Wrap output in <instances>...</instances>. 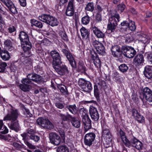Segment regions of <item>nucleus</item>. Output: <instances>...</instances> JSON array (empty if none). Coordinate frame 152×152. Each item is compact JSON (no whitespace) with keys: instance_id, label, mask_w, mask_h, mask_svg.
<instances>
[{"instance_id":"nucleus-32","label":"nucleus","mask_w":152,"mask_h":152,"mask_svg":"<svg viewBox=\"0 0 152 152\" xmlns=\"http://www.w3.org/2000/svg\"><path fill=\"white\" fill-rule=\"evenodd\" d=\"M50 16L49 14L42 13L41 15L39 16L38 18L40 21L47 24Z\"/></svg>"},{"instance_id":"nucleus-27","label":"nucleus","mask_w":152,"mask_h":152,"mask_svg":"<svg viewBox=\"0 0 152 152\" xmlns=\"http://www.w3.org/2000/svg\"><path fill=\"white\" fill-rule=\"evenodd\" d=\"M55 70L60 75H63L67 74L70 72L72 73L70 70H68L67 67H53Z\"/></svg>"},{"instance_id":"nucleus-58","label":"nucleus","mask_w":152,"mask_h":152,"mask_svg":"<svg viewBox=\"0 0 152 152\" xmlns=\"http://www.w3.org/2000/svg\"><path fill=\"white\" fill-rule=\"evenodd\" d=\"M140 40L142 43L145 45H147L150 42L149 39L148 38L143 36L141 37Z\"/></svg>"},{"instance_id":"nucleus-41","label":"nucleus","mask_w":152,"mask_h":152,"mask_svg":"<svg viewBox=\"0 0 152 152\" xmlns=\"http://www.w3.org/2000/svg\"><path fill=\"white\" fill-rule=\"evenodd\" d=\"M106 126L104 125L102 126V136L103 137H105V136H107L108 134H111L110 132L108 129V127L107 126V128Z\"/></svg>"},{"instance_id":"nucleus-6","label":"nucleus","mask_w":152,"mask_h":152,"mask_svg":"<svg viewBox=\"0 0 152 152\" xmlns=\"http://www.w3.org/2000/svg\"><path fill=\"white\" fill-rule=\"evenodd\" d=\"M66 115L60 113V116L62 121L71 122L74 127L76 128H79L80 126V121L77 118L69 114L68 112L66 113Z\"/></svg>"},{"instance_id":"nucleus-1","label":"nucleus","mask_w":152,"mask_h":152,"mask_svg":"<svg viewBox=\"0 0 152 152\" xmlns=\"http://www.w3.org/2000/svg\"><path fill=\"white\" fill-rule=\"evenodd\" d=\"M92 45L96 51L93 48L90 50L91 58L95 66H101V61L98 54L104 55L106 53L105 47L102 43L96 40L93 42Z\"/></svg>"},{"instance_id":"nucleus-50","label":"nucleus","mask_w":152,"mask_h":152,"mask_svg":"<svg viewBox=\"0 0 152 152\" xmlns=\"http://www.w3.org/2000/svg\"><path fill=\"white\" fill-rule=\"evenodd\" d=\"M23 108L24 109L23 110L24 115L26 117L30 118L32 117V115L30 113L28 109L26 108L25 107H24Z\"/></svg>"},{"instance_id":"nucleus-31","label":"nucleus","mask_w":152,"mask_h":152,"mask_svg":"<svg viewBox=\"0 0 152 152\" xmlns=\"http://www.w3.org/2000/svg\"><path fill=\"white\" fill-rule=\"evenodd\" d=\"M65 108L68 110L70 113L74 115H75L78 112L77 109L75 104L73 105H67Z\"/></svg>"},{"instance_id":"nucleus-26","label":"nucleus","mask_w":152,"mask_h":152,"mask_svg":"<svg viewBox=\"0 0 152 152\" xmlns=\"http://www.w3.org/2000/svg\"><path fill=\"white\" fill-rule=\"evenodd\" d=\"M2 130V131L0 132L2 134H5L8 133V129L3 124V121L0 120V130ZM0 139L5 140L6 138L5 136L0 134Z\"/></svg>"},{"instance_id":"nucleus-62","label":"nucleus","mask_w":152,"mask_h":152,"mask_svg":"<svg viewBox=\"0 0 152 152\" xmlns=\"http://www.w3.org/2000/svg\"><path fill=\"white\" fill-rule=\"evenodd\" d=\"M20 62L18 61H12L11 63L10 66H20Z\"/></svg>"},{"instance_id":"nucleus-24","label":"nucleus","mask_w":152,"mask_h":152,"mask_svg":"<svg viewBox=\"0 0 152 152\" xmlns=\"http://www.w3.org/2000/svg\"><path fill=\"white\" fill-rule=\"evenodd\" d=\"M8 8L11 14H16L18 13L17 8L15 6L12 2L10 0L7 4L5 5Z\"/></svg>"},{"instance_id":"nucleus-51","label":"nucleus","mask_w":152,"mask_h":152,"mask_svg":"<svg viewBox=\"0 0 152 152\" xmlns=\"http://www.w3.org/2000/svg\"><path fill=\"white\" fill-rule=\"evenodd\" d=\"M86 67H72V70L73 72H75V70H76L77 72H85L86 70Z\"/></svg>"},{"instance_id":"nucleus-15","label":"nucleus","mask_w":152,"mask_h":152,"mask_svg":"<svg viewBox=\"0 0 152 152\" xmlns=\"http://www.w3.org/2000/svg\"><path fill=\"white\" fill-rule=\"evenodd\" d=\"M22 84L19 86L20 88L24 92L28 91L30 89V85L29 84L31 83V81L28 78L23 79L21 80Z\"/></svg>"},{"instance_id":"nucleus-59","label":"nucleus","mask_w":152,"mask_h":152,"mask_svg":"<svg viewBox=\"0 0 152 152\" xmlns=\"http://www.w3.org/2000/svg\"><path fill=\"white\" fill-rule=\"evenodd\" d=\"M55 105L57 108L62 109L64 107V106L63 104L60 103L58 101L55 103Z\"/></svg>"},{"instance_id":"nucleus-37","label":"nucleus","mask_w":152,"mask_h":152,"mask_svg":"<svg viewBox=\"0 0 152 152\" xmlns=\"http://www.w3.org/2000/svg\"><path fill=\"white\" fill-rule=\"evenodd\" d=\"M128 27L127 32H129V31H131V32L134 31L136 28L135 22L132 20H129Z\"/></svg>"},{"instance_id":"nucleus-13","label":"nucleus","mask_w":152,"mask_h":152,"mask_svg":"<svg viewBox=\"0 0 152 152\" xmlns=\"http://www.w3.org/2000/svg\"><path fill=\"white\" fill-rule=\"evenodd\" d=\"M49 138L51 143L56 145L61 143V140L60 136L55 133H51L49 134Z\"/></svg>"},{"instance_id":"nucleus-19","label":"nucleus","mask_w":152,"mask_h":152,"mask_svg":"<svg viewBox=\"0 0 152 152\" xmlns=\"http://www.w3.org/2000/svg\"><path fill=\"white\" fill-rule=\"evenodd\" d=\"M131 143L132 146L137 149L139 150L142 149V143L133 135L132 138Z\"/></svg>"},{"instance_id":"nucleus-49","label":"nucleus","mask_w":152,"mask_h":152,"mask_svg":"<svg viewBox=\"0 0 152 152\" xmlns=\"http://www.w3.org/2000/svg\"><path fill=\"white\" fill-rule=\"evenodd\" d=\"M12 145L16 149L18 150H20L22 148H24L26 147L23 144H20L17 142H13Z\"/></svg>"},{"instance_id":"nucleus-23","label":"nucleus","mask_w":152,"mask_h":152,"mask_svg":"<svg viewBox=\"0 0 152 152\" xmlns=\"http://www.w3.org/2000/svg\"><path fill=\"white\" fill-rule=\"evenodd\" d=\"M112 55L115 57H118L121 54L122 47L121 48L118 45L113 46L111 49Z\"/></svg>"},{"instance_id":"nucleus-4","label":"nucleus","mask_w":152,"mask_h":152,"mask_svg":"<svg viewBox=\"0 0 152 152\" xmlns=\"http://www.w3.org/2000/svg\"><path fill=\"white\" fill-rule=\"evenodd\" d=\"M80 115H82V124L85 132L91 128V121L84 108H80L79 110Z\"/></svg>"},{"instance_id":"nucleus-17","label":"nucleus","mask_w":152,"mask_h":152,"mask_svg":"<svg viewBox=\"0 0 152 152\" xmlns=\"http://www.w3.org/2000/svg\"><path fill=\"white\" fill-rule=\"evenodd\" d=\"M91 26L93 33L97 38H103L104 37V33L97 27L94 25L93 22H91Z\"/></svg>"},{"instance_id":"nucleus-39","label":"nucleus","mask_w":152,"mask_h":152,"mask_svg":"<svg viewBox=\"0 0 152 152\" xmlns=\"http://www.w3.org/2000/svg\"><path fill=\"white\" fill-rule=\"evenodd\" d=\"M144 74L146 77L151 79L152 77V70L149 67H145Z\"/></svg>"},{"instance_id":"nucleus-52","label":"nucleus","mask_w":152,"mask_h":152,"mask_svg":"<svg viewBox=\"0 0 152 152\" xmlns=\"http://www.w3.org/2000/svg\"><path fill=\"white\" fill-rule=\"evenodd\" d=\"M112 136L111 134H108V135L105 136L104 137V140L107 142V144H110V143L112 142Z\"/></svg>"},{"instance_id":"nucleus-44","label":"nucleus","mask_w":152,"mask_h":152,"mask_svg":"<svg viewBox=\"0 0 152 152\" xmlns=\"http://www.w3.org/2000/svg\"><path fill=\"white\" fill-rule=\"evenodd\" d=\"M125 42L126 44L132 42L134 40L133 37L130 34H127L125 36Z\"/></svg>"},{"instance_id":"nucleus-20","label":"nucleus","mask_w":152,"mask_h":152,"mask_svg":"<svg viewBox=\"0 0 152 152\" xmlns=\"http://www.w3.org/2000/svg\"><path fill=\"white\" fill-rule=\"evenodd\" d=\"M81 36L83 40H86L87 42L90 41V30L82 27L80 29Z\"/></svg>"},{"instance_id":"nucleus-57","label":"nucleus","mask_w":152,"mask_h":152,"mask_svg":"<svg viewBox=\"0 0 152 152\" xmlns=\"http://www.w3.org/2000/svg\"><path fill=\"white\" fill-rule=\"evenodd\" d=\"M23 141L25 144L29 148L32 149L34 148L35 146L32 145L31 143L29 142L28 141V140L27 139L23 140Z\"/></svg>"},{"instance_id":"nucleus-3","label":"nucleus","mask_w":152,"mask_h":152,"mask_svg":"<svg viewBox=\"0 0 152 152\" xmlns=\"http://www.w3.org/2000/svg\"><path fill=\"white\" fill-rule=\"evenodd\" d=\"M19 38L23 51L22 54V56L25 58L30 57L31 55V49L32 44L29 41L28 34L24 31H21L19 33Z\"/></svg>"},{"instance_id":"nucleus-9","label":"nucleus","mask_w":152,"mask_h":152,"mask_svg":"<svg viewBox=\"0 0 152 152\" xmlns=\"http://www.w3.org/2000/svg\"><path fill=\"white\" fill-rule=\"evenodd\" d=\"M131 112L132 116L134 119L138 123L143 124L145 122V118L144 116L141 115L134 107L132 108Z\"/></svg>"},{"instance_id":"nucleus-54","label":"nucleus","mask_w":152,"mask_h":152,"mask_svg":"<svg viewBox=\"0 0 152 152\" xmlns=\"http://www.w3.org/2000/svg\"><path fill=\"white\" fill-rule=\"evenodd\" d=\"M81 103L82 104H86L89 103H93L94 106H99L97 102L96 101H94V100H92L89 101L83 100L81 101Z\"/></svg>"},{"instance_id":"nucleus-21","label":"nucleus","mask_w":152,"mask_h":152,"mask_svg":"<svg viewBox=\"0 0 152 152\" xmlns=\"http://www.w3.org/2000/svg\"><path fill=\"white\" fill-rule=\"evenodd\" d=\"M27 77L30 80H32L38 83L42 82L43 81L42 77L36 74H29Z\"/></svg>"},{"instance_id":"nucleus-35","label":"nucleus","mask_w":152,"mask_h":152,"mask_svg":"<svg viewBox=\"0 0 152 152\" xmlns=\"http://www.w3.org/2000/svg\"><path fill=\"white\" fill-rule=\"evenodd\" d=\"M128 23V22L127 21L124 20L118 25V28L122 31L127 32Z\"/></svg>"},{"instance_id":"nucleus-40","label":"nucleus","mask_w":152,"mask_h":152,"mask_svg":"<svg viewBox=\"0 0 152 152\" xmlns=\"http://www.w3.org/2000/svg\"><path fill=\"white\" fill-rule=\"evenodd\" d=\"M113 80L118 83H120L121 81L119 73L116 72L113 74Z\"/></svg>"},{"instance_id":"nucleus-30","label":"nucleus","mask_w":152,"mask_h":152,"mask_svg":"<svg viewBox=\"0 0 152 152\" xmlns=\"http://www.w3.org/2000/svg\"><path fill=\"white\" fill-rule=\"evenodd\" d=\"M57 87L60 90L62 95H64L66 96L69 95V93L67 88L64 85L61 84H58L57 85Z\"/></svg>"},{"instance_id":"nucleus-56","label":"nucleus","mask_w":152,"mask_h":152,"mask_svg":"<svg viewBox=\"0 0 152 152\" xmlns=\"http://www.w3.org/2000/svg\"><path fill=\"white\" fill-rule=\"evenodd\" d=\"M75 11V10L66 8L65 14L68 16H72L74 15Z\"/></svg>"},{"instance_id":"nucleus-61","label":"nucleus","mask_w":152,"mask_h":152,"mask_svg":"<svg viewBox=\"0 0 152 152\" xmlns=\"http://www.w3.org/2000/svg\"><path fill=\"white\" fill-rule=\"evenodd\" d=\"M95 19L97 22L101 21L102 20L101 14L99 13H96L95 16Z\"/></svg>"},{"instance_id":"nucleus-45","label":"nucleus","mask_w":152,"mask_h":152,"mask_svg":"<svg viewBox=\"0 0 152 152\" xmlns=\"http://www.w3.org/2000/svg\"><path fill=\"white\" fill-rule=\"evenodd\" d=\"M126 8V6L124 4L121 3L118 5L117 7V11L120 13L123 12Z\"/></svg>"},{"instance_id":"nucleus-7","label":"nucleus","mask_w":152,"mask_h":152,"mask_svg":"<svg viewBox=\"0 0 152 152\" xmlns=\"http://www.w3.org/2000/svg\"><path fill=\"white\" fill-rule=\"evenodd\" d=\"M78 83L81 90L84 92L89 93L92 90L93 88L90 82L83 78H80Z\"/></svg>"},{"instance_id":"nucleus-22","label":"nucleus","mask_w":152,"mask_h":152,"mask_svg":"<svg viewBox=\"0 0 152 152\" xmlns=\"http://www.w3.org/2000/svg\"><path fill=\"white\" fill-rule=\"evenodd\" d=\"M109 20L118 22L120 21V17L117 11L114 10L110 12Z\"/></svg>"},{"instance_id":"nucleus-29","label":"nucleus","mask_w":152,"mask_h":152,"mask_svg":"<svg viewBox=\"0 0 152 152\" xmlns=\"http://www.w3.org/2000/svg\"><path fill=\"white\" fill-rule=\"evenodd\" d=\"M118 23L108 20V23L107 25V28L108 30L110 31L111 32L114 31L118 25Z\"/></svg>"},{"instance_id":"nucleus-63","label":"nucleus","mask_w":152,"mask_h":152,"mask_svg":"<svg viewBox=\"0 0 152 152\" xmlns=\"http://www.w3.org/2000/svg\"><path fill=\"white\" fill-rule=\"evenodd\" d=\"M144 99L149 102H152V93L149 95L147 96Z\"/></svg>"},{"instance_id":"nucleus-36","label":"nucleus","mask_w":152,"mask_h":152,"mask_svg":"<svg viewBox=\"0 0 152 152\" xmlns=\"http://www.w3.org/2000/svg\"><path fill=\"white\" fill-rule=\"evenodd\" d=\"M0 54L1 58L4 61L7 60L10 58L9 53L6 50H2Z\"/></svg>"},{"instance_id":"nucleus-47","label":"nucleus","mask_w":152,"mask_h":152,"mask_svg":"<svg viewBox=\"0 0 152 152\" xmlns=\"http://www.w3.org/2000/svg\"><path fill=\"white\" fill-rule=\"evenodd\" d=\"M74 0H69L66 8L75 10V6L74 4Z\"/></svg>"},{"instance_id":"nucleus-64","label":"nucleus","mask_w":152,"mask_h":152,"mask_svg":"<svg viewBox=\"0 0 152 152\" xmlns=\"http://www.w3.org/2000/svg\"><path fill=\"white\" fill-rule=\"evenodd\" d=\"M18 1L21 6L24 7L26 6L27 5L26 0H18Z\"/></svg>"},{"instance_id":"nucleus-55","label":"nucleus","mask_w":152,"mask_h":152,"mask_svg":"<svg viewBox=\"0 0 152 152\" xmlns=\"http://www.w3.org/2000/svg\"><path fill=\"white\" fill-rule=\"evenodd\" d=\"M4 45L5 46L8 47H12V42L10 39H7L4 42Z\"/></svg>"},{"instance_id":"nucleus-42","label":"nucleus","mask_w":152,"mask_h":152,"mask_svg":"<svg viewBox=\"0 0 152 152\" xmlns=\"http://www.w3.org/2000/svg\"><path fill=\"white\" fill-rule=\"evenodd\" d=\"M57 152H69L68 148L65 145H61L57 147Z\"/></svg>"},{"instance_id":"nucleus-33","label":"nucleus","mask_w":152,"mask_h":152,"mask_svg":"<svg viewBox=\"0 0 152 152\" xmlns=\"http://www.w3.org/2000/svg\"><path fill=\"white\" fill-rule=\"evenodd\" d=\"M59 22L57 18L52 16H51L48 24L50 25L51 26H57Z\"/></svg>"},{"instance_id":"nucleus-60","label":"nucleus","mask_w":152,"mask_h":152,"mask_svg":"<svg viewBox=\"0 0 152 152\" xmlns=\"http://www.w3.org/2000/svg\"><path fill=\"white\" fill-rule=\"evenodd\" d=\"M131 52L130 58H133L136 54L137 52L134 48L131 46Z\"/></svg>"},{"instance_id":"nucleus-43","label":"nucleus","mask_w":152,"mask_h":152,"mask_svg":"<svg viewBox=\"0 0 152 152\" xmlns=\"http://www.w3.org/2000/svg\"><path fill=\"white\" fill-rule=\"evenodd\" d=\"M94 3L93 2H89L86 5L85 10L92 12L94 10Z\"/></svg>"},{"instance_id":"nucleus-46","label":"nucleus","mask_w":152,"mask_h":152,"mask_svg":"<svg viewBox=\"0 0 152 152\" xmlns=\"http://www.w3.org/2000/svg\"><path fill=\"white\" fill-rule=\"evenodd\" d=\"M90 17L87 14L86 15L83 17L81 19L82 23L84 25H87L89 22Z\"/></svg>"},{"instance_id":"nucleus-11","label":"nucleus","mask_w":152,"mask_h":152,"mask_svg":"<svg viewBox=\"0 0 152 152\" xmlns=\"http://www.w3.org/2000/svg\"><path fill=\"white\" fill-rule=\"evenodd\" d=\"M61 52L69 61L71 66H77V62L69 49H62Z\"/></svg>"},{"instance_id":"nucleus-14","label":"nucleus","mask_w":152,"mask_h":152,"mask_svg":"<svg viewBox=\"0 0 152 152\" xmlns=\"http://www.w3.org/2000/svg\"><path fill=\"white\" fill-rule=\"evenodd\" d=\"M143 53L141 52H140L135 57L133 60V64L136 66L143 65V64L144 59Z\"/></svg>"},{"instance_id":"nucleus-5","label":"nucleus","mask_w":152,"mask_h":152,"mask_svg":"<svg viewBox=\"0 0 152 152\" xmlns=\"http://www.w3.org/2000/svg\"><path fill=\"white\" fill-rule=\"evenodd\" d=\"M107 88V86L104 81H102L99 83H94V94L97 102H99L100 101V90L103 89L106 92V91Z\"/></svg>"},{"instance_id":"nucleus-25","label":"nucleus","mask_w":152,"mask_h":152,"mask_svg":"<svg viewBox=\"0 0 152 152\" xmlns=\"http://www.w3.org/2000/svg\"><path fill=\"white\" fill-rule=\"evenodd\" d=\"M28 133L29 134L28 135L29 139L34 141L35 142H38L40 139V135L39 134L36 133H33V131L28 130Z\"/></svg>"},{"instance_id":"nucleus-28","label":"nucleus","mask_w":152,"mask_h":152,"mask_svg":"<svg viewBox=\"0 0 152 152\" xmlns=\"http://www.w3.org/2000/svg\"><path fill=\"white\" fill-rule=\"evenodd\" d=\"M131 46L124 45L122 46L121 54H123L125 57L130 58Z\"/></svg>"},{"instance_id":"nucleus-10","label":"nucleus","mask_w":152,"mask_h":152,"mask_svg":"<svg viewBox=\"0 0 152 152\" xmlns=\"http://www.w3.org/2000/svg\"><path fill=\"white\" fill-rule=\"evenodd\" d=\"M50 54L53 59V66H56L62 63L61 56L57 51L52 50L50 52Z\"/></svg>"},{"instance_id":"nucleus-38","label":"nucleus","mask_w":152,"mask_h":152,"mask_svg":"<svg viewBox=\"0 0 152 152\" xmlns=\"http://www.w3.org/2000/svg\"><path fill=\"white\" fill-rule=\"evenodd\" d=\"M58 34L61 39L64 41L67 42L69 41L68 36L64 29L59 30L58 31Z\"/></svg>"},{"instance_id":"nucleus-16","label":"nucleus","mask_w":152,"mask_h":152,"mask_svg":"<svg viewBox=\"0 0 152 152\" xmlns=\"http://www.w3.org/2000/svg\"><path fill=\"white\" fill-rule=\"evenodd\" d=\"M89 113L92 119L94 121H97L99 118V115L97 109L93 106H91L89 109Z\"/></svg>"},{"instance_id":"nucleus-2","label":"nucleus","mask_w":152,"mask_h":152,"mask_svg":"<svg viewBox=\"0 0 152 152\" xmlns=\"http://www.w3.org/2000/svg\"><path fill=\"white\" fill-rule=\"evenodd\" d=\"M18 114L17 109H12L11 111L8 113L4 118V121H10L8 124L10 129L16 132L21 130V127L18 120Z\"/></svg>"},{"instance_id":"nucleus-18","label":"nucleus","mask_w":152,"mask_h":152,"mask_svg":"<svg viewBox=\"0 0 152 152\" xmlns=\"http://www.w3.org/2000/svg\"><path fill=\"white\" fill-rule=\"evenodd\" d=\"M152 93V90L148 87H146L141 89L139 92L140 98L142 100L147 96Z\"/></svg>"},{"instance_id":"nucleus-34","label":"nucleus","mask_w":152,"mask_h":152,"mask_svg":"<svg viewBox=\"0 0 152 152\" xmlns=\"http://www.w3.org/2000/svg\"><path fill=\"white\" fill-rule=\"evenodd\" d=\"M31 26H35L39 28H42L43 26V23L41 21L37 20L34 19H31L30 20Z\"/></svg>"},{"instance_id":"nucleus-8","label":"nucleus","mask_w":152,"mask_h":152,"mask_svg":"<svg viewBox=\"0 0 152 152\" xmlns=\"http://www.w3.org/2000/svg\"><path fill=\"white\" fill-rule=\"evenodd\" d=\"M37 122L38 125L45 129L51 130L53 127L52 123L48 119L40 117L37 119Z\"/></svg>"},{"instance_id":"nucleus-12","label":"nucleus","mask_w":152,"mask_h":152,"mask_svg":"<svg viewBox=\"0 0 152 152\" xmlns=\"http://www.w3.org/2000/svg\"><path fill=\"white\" fill-rule=\"evenodd\" d=\"M95 137L96 135L94 133L91 132L86 134L84 138L85 144L90 146L92 145Z\"/></svg>"},{"instance_id":"nucleus-48","label":"nucleus","mask_w":152,"mask_h":152,"mask_svg":"<svg viewBox=\"0 0 152 152\" xmlns=\"http://www.w3.org/2000/svg\"><path fill=\"white\" fill-rule=\"evenodd\" d=\"M17 27L15 25H10L7 28V31L10 33H12L16 31Z\"/></svg>"},{"instance_id":"nucleus-53","label":"nucleus","mask_w":152,"mask_h":152,"mask_svg":"<svg viewBox=\"0 0 152 152\" xmlns=\"http://www.w3.org/2000/svg\"><path fill=\"white\" fill-rule=\"evenodd\" d=\"M132 138V137L131 138L130 141L128 140L127 137H126L124 139L122 140V141L125 146L126 147H129L131 145V144H132L131 140Z\"/></svg>"}]
</instances>
